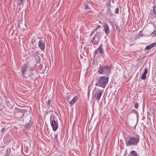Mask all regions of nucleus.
<instances>
[{"label":"nucleus","mask_w":156,"mask_h":156,"mask_svg":"<svg viewBox=\"0 0 156 156\" xmlns=\"http://www.w3.org/2000/svg\"><path fill=\"white\" fill-rule=\"evenodd\" d=\"M140 139V136L137 135L135 136L130 137L128 140H125L126 145L127 147L137 145Z\"/></svg>","instance_id":"nucleus-1"},{"label":"nucleus","mask_w":156,"mask_h":156,"mask_svg":"<svg viewBox=\"0 0 156 156\" xmlns=\"http://www.w3.org/2000/svg\"><path fill=\"white\" fill-rule=\"evenodd\" d=\"M111 66L110 65H106L103 66L100 65L98 72L100 74L108 76L111 73Z\"/></svg>","instance_id":"nucleus-2"},{"label":"nucleus","mask_w":156,"mask_h":156,"mask_svg":"<svg viewBox=\"0 0 156 156\" xmlns=\"http://www.w3.org/2000/svg\"><path fill=\"white\" fill-rule=\"evenodd\" d=\"M108 77L107 76H101L98 80V83H96L95 85L105 88L108 83Z\"/></svg>","instance_id":"nucleus-3"},{"label":"nucleus","mask_w":156,"mask_h":156,"mask_svg":"<svg viewBox=\"0 0 156 156\" xmlns=\"http://www.w3.org/2000/svg\"><path fill=\"white\" fill-rule=\"evenodd\" d=\"M50 121L53 130L54 131H56L58 128V122L56 120L55 121V120L51 119H50Z\"/></svg>","instance_id":"nucleus-4"},{"label":"nucleus","mask_w":156,"mask_h":156,"mask_svg":"<svg viewBox=\"0 0 156 156\" xmlns=\"http://www.w3.org/2000/svg\"><path fill=\"white\" fill-rule=\"evenodd\" d=\"M100 37L98 33H97L93 37V39L92 41V43L94 45H96L99 41Z\"/></svg>","instance_id":"nucleus-5"},{"label":"nucleus","mask_w":156,"mask_h":156,"mask_svg":"<svg viewBox=\"0 0 156 156\" xmlns=\"http://www.w3.org/2000/svg\"><path fill=\"white\" fill-rule=\"evenodd\" d=\"M45 41L44 40H40L38 42V47L42 50H44L45 48Z\"/></svg>","instance_id":"nucleus-6"},{"label":"nucleus","mask_w":156,"mask_h":156,"mask_svg":"<svg viewBox=\"0 0 156 156\" xmlns=\"http://www.w3.org/2000/svg\"><path fill=\"white\" fill-rule=\"evenodd\" d=\"M27 68V64L25 63L23 66L21 67V75L23 77H24V75L25 74V72L27 71L26 70Z\"/></svg>","instance_id":"nucleus-7"},{"label":"nucleus","mask_w":156,"mask_h":156,"mask_svg":"<svg viewBox=\"0 0 156 156\" xmlns=\"http://www.w3.org/2000/svg\"><path fill=\"white\" fill-rule=\"evenodd\" d=\"M24 115V113L21 111H19L16 112L15 114V116L17 118H22Z\"/></svg>","instance_id":"nucleus-8"},{"label":"nucleus","mask_w":156,"mask_h":156,"mask_svg":"<svg viewBox=\"0 0 156 156\" xmlns=\"http://www.w3.org/2000/svg\"><path fill=\"white\" fill-rule=\"evenodd\" d=\"M101 94H102L101 91H98L94 94L93 97L96 100H98V101L100 100V98L101 97Z\"/></svg>","instance_id":"nucleus-9"},{"label":"nucleus","mask_w":156,"mask_h":156,"mask_svg":"<svg viewBox=\"0 0 156 156\" xmlns=\"http://www.w3.org/2000/svg\"><path fill=\"white\" fill-rule=\"evenodd\" d=\"M102 44H101L99 47L95 51V53L97 54L98 53L100 54H102L103 53L104 50L102 48Z\"/></svg>","instance_id":"nucleus-10"},{"label":"nucleus","mask_w":156,"mask_h":156,"mask_svg":"<svg viewBox=\"0 0 156 156\" xmlns=\"http://www.w3.org/2000/svg\"><path fill=\"white\" fill-rule=\"evenodd\" d=\"M104 29L106 34H107L110 32V29L108 25L106 24H105L104 26Z\"/></svg>","instance_id":"nucleus-11"},{"label":"nucleus","mask_w":156,"mask_h":156,"mask_svg":"<svg viewBox=\"0 0 156 156\" xmlns=\"http://www.w3.org/2000/svg\"><path fill=\"white\" fill-rule=\"evenodd\" d=\"M77 97L75 96L73 98H71L69 104L71 105H73L77 101Z\"/></svg>","instance_id":"nucleus-12"},{"label":"nucleus","mask_w":156,"mask_h":156,"mask_svg":"<svg viewBox=\"0 0 156 156\" xmlns=\"http://www.w3.org/2000/svg\"><path fill=\"white\" fill-rule=\"evenodd\" d=\"M156 46V43H154L153 44H151L147 46L145 49L146 50H149L152 48L153 47Z\"/></svg>","instance_id":"nucleus-13"},{"label":"nucleus","mask_w":156,"mask_h":156,"mask_svg":"<svg viewBox=\"0 0 156 156\" xmlns=\"http://www.w3.org/2000/svg\"><path fill=\"white\" fill-rule=\"evenodd\" d=\"M88 2L87 1V2L84 3V8L85 9H90V8L88 6Z\"/></svg>","instance_id":"nucleus-14"},{"label":"nucleus","mask_w":156,"mask_h":156,"mask_svg":"<svg viewBox=\"0 0 156 156\" xmlns=\"http://www.w3.org/2000/svg\"><path fill=\"white\" fill-rule=\"evenodd\" d=\"M131 156H139V155L135 151H132L130 154Z\"/></svg>","instance_id":"nucleus-15"},{"label":"nucleus","mask_w":156,"mask_h":156,"mask_svg":"<svg viewBox=\"0 0 156 156\" xmlns=\"http://www.w3.org/2000/svg\"><path fill=\"white\" fill-rule=\"evenodd\" d=\"M33 73H31L29 75L28 77L30 80H33Z\"/></svg>","instance_id":"nucleus-16"},{"label":"nucleus","mask_w":156,"mask_h":156,"mask_svg":"<svg viewBox=\"0 0 156 156\" xmlns=\"http://www.w3.org/2000/svg\"><path fill=\"white\" fill-rule=\"evenodd\" d=\"M45 66L43 67V66H41L40 67V70H41V72L43 73L44 72L45 70Z\"/></svg>","instance_id":"nucleus-17"},{"label":"nucleus","mask_w":156,"mask_h":156,"mask_svg":"<svg viewBox=\"0 0 156 156\" xmlns=\"http://www.w3.org/2000/svg\"><path fill=\"white\" fill-rule=\"evenodd\" d=\"M71 97L70 95H67L66 97V99L69 103L70 101V100L71 99Z\"/></svg>","instance_id":"nucleus-18"},{"label":"nucleus","mask_w":156,"mask_h":156,"mask_svg":"<svg viewBox=\"0 0 156 156\" xmlns=\"http://www.w3.org/2000/svg\"><path fill=\"white\" fill-rule=\"evenodd\" d=\"M146 74L143 73L141 76V79L143 80H144L146 78Z\"/></svg>","instance_id":"nucleus-19"},{"label":"nucleus","mask_w":156,"mask_h":156,"mask_svg":"<svg viewBox=\"0 0 156 156\" xmlns=\"http://www.w3.org/2000/svg\"><path fill=\"white\" fill-rule=\"evenodd\" d=\"M135 113L136 114H138V112L135 109H133L131 112H129V113Z\"/></svg>","instance_id":"nucleus-20"},{"label":"nucleus","mask_w":156,"mask_h":156,"mask_svg":"<svg viewBox=\"0 0 156 156\" xmlns=\"http://www.w3.org/2000/svg\"><path fill=\"white\" fill-rule=\"evenodd\" d=\"M31 124L30 123H28L26 126V128H29L31 126Z\"/></svg>","instance_id":"nucleus-21"},{"label":"nucleus","mask_w":156,"mask_h":156,"mask_svg":"<svg viewBox=\"0 0 156 156\" xmlns=\"http://www.w3.org/2000/svg\"><path fill=\"white\" fill-rule=\"evenodd\" d=\"M23 0H19L18 1V3L19 5H20L23 2Z\"/></svg>","instance_id":"nucleus-22"},{"label":"nucleus","mask_w":156,"mask_h":156,"mask_svg":"<svg viewBox=\"0 0 156 156\" xmlns=\"http://www.w3.org/2000/svg\"><path fill=\"white\" fill-rule=\"evenodd\" d=\"M138 107V103H135L134 105V107L135 108H137Z\"/></svg>","instance_id":"nucleus-23"},{"label":"nucleus","mask_w":156,"mask_h":156,"mask_svg":"<svg viewBox=\"0 0 156 156\" xmlns=\"http://www.w3.org/2000/svg\"><path fill=\"white\" fill-rule=\"evenodd\" d=\"M119 8H116L115 10V13L117 14H118V12H119Z\"/></svg>","instance_id":"nucleus-24"},{"label":"nucleus","mask_w":156,"mask_h":156,"mask_svg":"<svg viewBox=\"0 0 156 156\" xmlns=\"http://www.w3.org/2000/svg\"><path fill=\"white\" fill-rule=\"evenodd\" d=\"M147 73V68H145L144 73L146 74Z\"/></svg>","instance_id":"nucleus-25"},{"label":"nucleus","mask_w":156,"mask_h":156,"mask_svg":"<svg viewBox=\"0 0 156 156\" xmlns=\"http://www.w3.org/2000/svg\"><path fill=\"white\" fill-rule=\"evenodd\" d=\"M156 33H155V31H153L152 33V36H155V35H156Z\"/></svg>","instance_id":"nucleus-26"},{"label":"nucleus","mask_w":156,"mask_h":156,"mask_svg":"<svg viewBox=\"0 0 156 156\" xmlns=\"http://www.w3.org/2000/svg\"><path fill=\"white\" fill-rule=\"evenodd\" d=\"M5 127H3L2 129L1 130V133H3V131L5 130Z\"/></svg>","instance_id":"nucleus-27"},{"label":"nucleus","mask_w":156,"mask_h":156,"mask_svg":"<svg viewBox=\"0 0 156 156\" xmlns=\"http://www.w3.org/2000/svg\"><path fill=\"white\" fill-rule=\"evenodd\" d=\"M116 29L117 31H119V27L118 26H117L116 27Z\"/></svg>","instance_id":"nucleus-28"},{"label":"nucleus","mask_w":156,"mask_h":156,"mask_svg":"<svg viewBox=\"0 0 156 156\" xmlns=\"http://www.w3.org/2000/svg\"><path fill=\"white\" fill-rule=\"evenodd\" d=\"M101 27V26L99 25H98L97 26V27H96V30L98 28H99V27ZM95 30V29H94V31Z\"/></svg>","instance_id":"nucleus-29"},{"label":"nucleus","mask_w":156,"mask_h":156,"mask_svg":"<svg viewBox=\"0 0 156 156\" xmlns=\"http://www.w3.org/2000/svg\"><path fill=\"white\" fill-rule=\"evenodd\" d=\"M35 42V40L34 39L32 40L31 43H33L34 42Z\"/></svg>","instance_id":"nucleus-30"},{"label":"nucleus","mask_w":156,"mask_h":156,"mask_svg":"<svg viewBox=\"0 0 156 156\" xmlns=\"http://www.w3.org/2000/svg\"><path fill=\"white\" fill-rule=\"evenodd\" d=\"M48 104L49 105L50 104V100H48Z\"/></svg>","instance_id":"nucleus-31"},{"label":"nucleus","mask_w":156,"mask_h":156,"mask_svg":"<svg viewBox=\"0 0 156 156\" xmlns=\"http://www.w3.org/2000/svg\"><path fill=\"white\" fill-rule=\"evenodd\" d=\"M30 70L31 71H33V69H30Z\"/></svg>","instance_id":"nucleus-32"},{"label":"nucleus","mask_w":156,"mask_h":156,"mask_svg":"<svg viewBox=\"0 0 156 156\" xmlns=\"http://www.w3.org/2000/svg\"><path fill=\"white\" fill-rule=\"evenodd\" d=\"M59 156H62V155H60Z\"/></svg>","instance_id":"nucleus-33"}]
</instances>
